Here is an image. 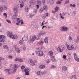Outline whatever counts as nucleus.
<instances>
[{
  "label": "nucleus",
  "mask_w": 79,
  "mask_h": 79,
  "mask_svg": "<svg viewBox=\"0 0 79 79\" xmlns=\"http://www.w3.org/2000/svg\"><path fill=\"white\" fill-rule=\"evenodd\" d=\"M45 74V71H44L42 73V74Z\"/></svg>",
  "instance_id": "61"
},
{
  "label": "nucleus",
  "mask_w": 79,
  "mask_h": 79,
  "mask_svg": "<svg viewBox=\"0 0 79 79\" xmlns=\"http://www.w3.org/2000/svg\"><path fill=\"white\" fill-rule=\"evenodd\" d=\"M6 37L3 35H0V42H3L5 41Z\"/></svg>",
  "instance_id": "4"
},
{
  "label": "nucleus",
  "mask_w": 79,
  "mask_h": 79,
  "mask_svg": "<svg viewBox=\"0 0 79 79\" xmlns=\"http://www.w3.org/2000/svg\"><path fill=\"white\" fill-rule=\"evenodd\" d=\"M36 39V40H39L40 39L39 37H36V36L35 35H33L32 36V38L30 40V42L31 43H33V42Z\"/></svg>",
  "instance_id": "1"
},
{
  "label": "nucleus",
  "mask_w": 79,
  "mask_h": 79,
  "mask_svg": "<svg viewBox=\"0 0 79 79\" xmlns=\"http://www.w3.org/2000/svg\"><path fill=\"white\" fill-rule=\"evenodd\" d=\"M63 58L64 59H65V58H66V56L65 55H64L63 56Z\"/></svg>",
  "instance_id": "54"
},
{
  "label": "nucleus",
  "mask_w": 79,
  "mask_h": 79,
  "mask_svg": "<svg viewBox=\"0 0 79 79\" xmlns=\"http://www.w3.org/2000/svg\"><path fill=\"white\" fill-rule=\"evenodd\" d=\"M23 44V41H22V40H20L19 41V44L20 45H22Z\"/></svg>",
  "instance_id": "36"
},
{
  "label": "nucleus",
  "mask_w": 79,
  "mask_h": 79,
  "mask_svg": "<svg viewBox=\"0 0 79 79\" xmlns=\"http://www.w3.org/2000/svg\"><path fill=\"white\" fill-rule=\"evenodd\" d=\"M45 15L46 16H48V13H47Z\"/></svg>",
  "instance_id": "63"
},
{
  "label": "nucleus",
  "mask_w": 79,
  "mask_h": 79,
  "mask_svg": "<svg viewBox=\"0 0 79 79\" xmlns=\"http://www.w3.org/2000/svg\"><path fill=\"white\" fill-rule=\"evenodd\" d=\"M42 1L43 5H45V0H42Z\"/></svg>",
  "instance_id": "42"
},
{
  "label": "nucleus",
  "mask_w": 79,
  "mask_h": 79,
  "mask_svg": "<svg viewBox=\"0 0 79 79\" xmlns=\"http://www.w3.org/2000/svg\"><path fill=\"white\" fill-rule=\"evenodd\" d=\"M62 69L63 71H66V69H67V68H66V67L64 66L62 67Z\"/></svg>",
  "instance_id": "27"
},
{
  "label": "nucleus",
  "mask_w": 79,
  "mask_h": 79,
  "mask_svg": "<svg viewBox=\"0 0 79 79\" xmlns=\"http://www.w3.org/2000/svg\"><path fill=\"white\" fill-rule=\"evenodd\" d=\"M57 50L58 51H59V52H62L64 50V47L63 46H60L58 47Z\"/></svg>",
  "instance_id": "2"
},
{
  "label": "nucleus",
  "mask_w": 79,
  "mask_h": 79,
  "mask_svg": "<svg viewBox=\"0 0 79 79\" xmlns=\"http://www.w3.org/2000/svg\"><path fill=\"white\" fill-rule=\"evenodd\" d=\"M69 40H72V37H71V36H69Z\"/></svg>",
  "instance_id": "50"
},
{
  "label": "nucleus",
  "mask_w": 79,
  "mask_h": 79,
  "mask_svg": "<svg viewBox=\"0 0 79 79\" xmlns=\"http://www.w3.org/2000/svg\"><path fill=\"white\" fill-rule=\"evenodd\" d=\"M37 75H39L40 76L41 75V73H40V71H38L37 73Z\"/></svg>",
  "instance_id": "34"
},
{
  "label": "nucleus",
  "mask_w": 79,
  "mask_h": 79,
  "mask_svg": "<svg viewBox=\"0 0 79 79\" xmlns=\"http://www.w3.org/2000/svg\"><path fill=\"white\" fill-rule=\"evenodd\" d=\"M21 24H24V23H23V21L22 20L21 21Z\"/></svg>",
  "instance_id": "62"
},
{
  "label": "nucleus",
  "mask_w": 79,
  "mask_h": 79,
  "mask_svg": "<svg viewBox=\"0 0 79 79\" xmlns=\"http://www.w3.org/2000/svg\"><path fill=\"white\" fill-rule=\"evenodd\" d=\"M44 41L45 43H46V44L47 43H48V37H46L44 39Z\"/></svg>",
  "instance_id": "19"
},
{
  "label": "nucleus",
  "mask_w": 79,
  "mask_h": 79,
  "mask_svg": "<svg viewBox=\"0 0 79 79\" xmlns=\"http://www.w3.org/2000/svg\"><path fill=\"white\" fill-rule=\"evenodd\" d=\"M3 47L4 48H5L7 50H8V47L7 45H4L3 46Z\"/></svg>",
  "instance_id": "26"
},
{
  "label": "nucleus",
  "mask_w": 79,
  "mask_h": 79,
  "mask_svg": "<svg viewBox=\"0 0 79 79\" xmlns=\"http://www.w3.org/2000/svg\"><path fill=\"white\" fill-rule=\"evenodd\" d=\"M15 47V48L16 51L17 52H18V53H20V51L19 49V48H16V46L15 45L14 46V47Z\"/></svg>",
  "instance_id": "15"
},
{
  "label": "nucleus",
  "mask_w": 79,
  "mask_h": 79,
  "mask_svg": "<svg viewBox=\"0 0 79 79\" xmlns=\"http://www.w3.org/2000/svg\"><path fill=\"white\" fill-rule=\"evenodd\" d=\"M60 29L62 31H66L68 30V28L67 27H64L63 26L60 27Z\"/></svg>",
  "instance_id": "8"
},
{
  "label": "nucleus",
  "mask_w": 79,
  "mask_h": 79,
  "mask_svg": "<svg viewBox=\"0 0 79 79\" xmlns=\"http://www.w3.org/2000/svg\"><path fill=\"white\" fill-rule=\"evenodd\" d=\"M4 16H5L6 17V18H7V14H6V13H4L3 14Z\"/></svg>",
  "instance_id": "43"
},
{
  "label": "nucleus",
  "mask_w": 79,
  "mask_h": 79,
  "mask_svg": "<svg viewBox=\"0 0 79 79\" xmlns=\"http://www.w3.org/2000/svg\"><path fill=\"white\" fill-rule=\"evenodd\" d=\"M26 0H19V2L20 3H24Z\"/></svg>",
  "instance_id": "33"
},
{
  "label": "nucleus",
  "mask_w": 79,
  "mask_h": 79,
  "mask_svg": "<svg viewBox=\"0 0 79 79\" xmlns=\"http://www.w3.org/2000/svg\"><path fill=\"white\" fill-rule=\"evenodd\" d=\"M7 34L8 36L9 37H11L12 35H13V34L12 33V32H11V31H9L7 32Z\"/></svg>",
  "instance_id": "9"
},
{
  "label": "nucleus",
  "mask_w": 79,
  "mask_h": 79,
  "mask_svg": "<svg viewBox=\"0 0 79 79\" xmlns=\"http://www.w3.org/2000/svg\"><path fill=\"white\" fill-rule=\"evenodd\" d=\"M6 0H0V2H5V1H6Z\"/></svg>",
  "instance_id": "55"
},
{
  "label": "nucleus",
  "mask_w": 79,
  "mask_h": 79,
  "mask_svg": "<svg viewBox=\"0 0 79 79\" xmlns=\"http://www.w3.org/2000/svg\"><path fill=\"white\" fill-rule=\"evenodd\" d=\"M44 11V9L43 8H42L40 9V13H42V12H43V11Z\"/></svg>",
  "instance_id": "31"
},
{
  "label": "nucleus",
  "mask_w": 79,
  "mask_h": 79,
  "mask_svg": "<svg viewBox=\"0 0 79 79\" xmlns=\"http://www.w3.org/2000/svg\"><path fill=\"white\" fill-rule=\"evenodd\" d=\"M72 78H74V79H76V78H77V77H76V76L75 75H72Z\"/></svg>",
  "instance_id": "41"
},
{
  "label": "nucleus",
  "mask_w": 79,
  "mask_h": 79,
  "mask_svg": "<svg viewBox=\"0 0 79 79\" xmlns=\"http://www.w3.org/2000/svg\"><path fill=\"white\" fill-rule=\"evenodd\" d=\"M6 21L8 23H11V21L10 20H7Z\"/></svg>",
  "instance_id": "51"
},
{
  "label": "nucleus",
  "mask_w": 79,
  "mask_h": 79,
  "mask_svg": "<svg viewBox=\"0 0 79 79\" xmlns=\"http://www.w3.org/2000/svg\"><path fill=\"white\" fill-rule=\"evenodd\" d=\"M66 12H63L62 13V16H66Z\"/></svg>",
  "instance_id": "25"
},
{
  "label": "nucleus",
  "mask_w": 79,
  "mask_h": 79,
  "mask_svg": "<svg viewBox=\"0 0 79 79\" xmlns=\"http://www.w3.org/2000/svg\"><path fill=\"white\" fill-rule=\"evenodd\" d=\"M13 11L15 13V15H17V13H18V9H17L16 8H15L13 9Z\"/></svg>",
  "instance_id": "12"
},
{
  "label": "nucleus",
  "mask_w": 79,
  "mask_h": 79,
  "mask_svg": "<svg viewBox=\"0 0 79 79\" xmlns=\"http://www.w3.org/2000/svg\"><path fill=\"white\" fill-rule=\"evenodd\" d=\"M25 75H26L27 76H28V75H29V72H25Z\"/></svg>",
  "instance_id": "49"
},
{
  "label": "nucleus",
  "mask_w": 79,
  "mask_h": 79,
  "mask_svg": "<svg viewBox=\"0 0 79 79\" xmlns=\"http://www.w3.org/2000/svg\"><path fill=\"white\" fill-rule=\"evenodd\" d=\"M70 6L71 7V6H73V8H75V7H76V5H75V4H73V5L70 4Z\"/></svg>",
  "instance_id": "29"
},
{
  "label": "nucleus",
  "mask_w": 79,
  "mask_h": 79,
  "mask_svg": "<svg viewBox=\"0 0 79 79\" xmlns=\"http://www.w3.org/2000/svg\"><path fill=\"white\" fill-rule=\"evenodd\" d=\"M3 9L4 10H6L7 9V8H6V7L5 6H4V7H3Z\"/></svg>",
  "instance_id": "45"
},
{
  "label": "nucleus",
  "mask_w": 79,
  "mask_h": 79,
  "mask_svg": "<svg viewBox=\"0 0 79 79\" xmlns=\"http://www.w3.org/2000/svg\"><path fill=\"white\" fill-rule=\"evenodd\" d=\"M25 12L27 13L29 11V9L28 8V7L26 6L25 8Z\"/></svg>",
  "instance_id": "17"
},
{
  "label": "nucleus",
  "mask_w": 79,
  "mask_h": 79,
  "mask_svg": "<svg viewBox=\"0 0 79 79\" xmlns=\"http://www.w3.org/2000/svg\"><path fill=\"white\" fill-rule=\"evenodd\" d=\"M66 47H67V49L69 50H74V46L73 45L70 46L67 44V43L65 44Z\"/></svg>",
  "instance_id": "5"
},
{
  "label": "nucleus",
  "mask_w": 79,
  "mask_h": 79,
  "mask_svg": "<svg viewBox=\"0 0 79 79\" xmlns=\"http://www.w3.org/2000/svg\"><path fill=\"white\" fill-rule=\"evenodd\" d=\"M51 67L52 69H54V68H56V66L54 65L51 66Z\"/></svg>",
  "instance_id": "28"
},
{
  "label": "nucleus",
  "mask_w": 79,
  "mask_h": 79,
  "mask_svg": "<svg viewBox=\"0 0 79 79\" xmlns=\"http://www.w3.org/2000/svg\"><path fill=\"white\" fill-rule=\"evenodd\" d=\"M30 3L31 5H34V3L32 2V1L30 0Z\"/></svg>",
  "instance_id": "35"
},
{
  "label": "nucleus",
  "mask_w": 79,
  "mask_h": 79,
  "mask_svg": "<svg viewBox=\"0 0 79 79\" xmlns=\"http://www.w3.org/2000/svg\"><path fill=\"white\" fill-rule=\"evenodd\" d=\"M20 8H23V6H24V4L22 3L20 4Z\"/></svg>",
  "instance_id": "38"
},
{
  "label": "nucleus",
  "mask_w": 79,
  "mask_h": 79,
  "mask_svg": "<svg viewBox=\"0 0 79 79\" xmlns=\"http://www.w3.org/2000/svg\"><path fill=\"white\" fill-rule=\"evenodd\" d=\"M18 67H19V66L17 64H14L13 68L14 70L13 72V73H16V68H18Z\"/></svg>",
  "instance_id": "6"
},
{
  "label": "nucleus",
  "mask_w": 79,
  "mask_h": 79,
  "mask_svg": "<svg viewBox=\"0 0 79 79\" xmlns=\"http://www.w3.org/2000/svg\"><path fill=\"white\" fill-rule=\"evenodd\" d=\"M3 7H0V12H1L3 11Z\"/></svg>",
  "instance_id": "39"
},
{
  "label": "nucleus",
  "mask_w": 79,
  "mask_h": 79,
  "mask_svg": "<svg viewBox=\"0 0 79 79\" xmlns=\"http://www.w3.org/2000/svg\"><path fill=\"white\" fill-rule=\"evenodd\" d=\"M15 61H19V58H17L15 60Z\"/></svg>",
  "instance_id": "52"
},
{
  "label": "nucleus",
  "mask_w": 79,
  "mask_h": 79,
  "mask_svg": "<svg viewBox=\"0 0 79 79\" xmlns=\"http://www.w3.org/2000/svg\"><path fill=\"white\" fill-rule=\"evenodd\" d=\"M40 44L41 45H43V44H44V41H41L40 43Z\"/></svg>",
  "instance_id": "53"
},
{
  "label": "nucleus",
  "mask_w": 79,
  "mask_h": 79,
  "mask_svg": "<svg viewBox=\"0 0 79 79\" xmlns=\"http://www.w3.org/2000/svg\"><path fill=\"white\" fill-rule=\"evenodd\" d=\"M60 18H61L62 19H64V18L63 16H62V15H61V13H60Z\"/></svg>",
  "instance_id": "46"
},
{
  "label": "nucleus",
  "mask_w": 79,
  "mask_h": 79,
  "mask_svg": "<svg viewBox=\"0 0 79 79\" xmlns=\"http://www.w3.org/2000/svg\"><path fill=\"white\" fill-rule=\"evenodd\" d=\"M33 16H34L33 15H31L29 16V18H32Z\"/></svg>",
  "instance_id": "57"
},
{
  "label": "nucleus",
  "mask_w": 79,
  "mask_h": 79,
  "mask_svg": "<svg viewBox=\"0 0 79 79\" xmlns=\"http://www.w3.org/2000/svg\"><path fill=\"white\" fill-rule=\"evenodd\" d=\"M55 11L53 10L52 11V13L55 14L56 13V11L57 12L58 10H59V8L57 6L55 8Z\"/></svg>",
  "instance_id": "10"
},
{
  "label": "nucleus",
  "mask_w": 79,
  "mask_h": 79,
  "mask_svg": "<svg viewBox=\"0 0 79 79\" xmlns=\"http://www.w3.org/2000/svg\"><path fill=\"white\" fill-rule=\"evenodd\" d=\"M50 4H53V1L52 0H50Z\"/></svg>",
  "instance_id": "44"
},
{
  "label": "nucleus",
  "mask_w": 79,
  "mask_h": 79,
  "mask_svg": "<svg viewBox=\"0 0 79 79\" xmlns=\"http://www.w3.org/2000/svg\"><path fill=\"white\" fill-rule=\"evenodd\" d=\"M10 38H12L13 39H18V35H12Z\"/></svg>",
  "instance_id": "11"
},
{
  "label": "nucleus",
  "mask_w": 79,
  "mask_h": 79,
  "mask_svg": "<svg viewBox=\"0 0 79 79\" xmlns=\"http://www.w3.org/2000/svg\"><path fill=\"white\" fill-rule=\"evenodd\" d=\"M28 40V38H27V37H24L22 38L23 41H27Z\"/></svg>",
  "instance_id": "13"
},
{
  "label": "nucleus",
  "mask_w": 79,
  "mask_h": 79,
  "mask_svg": "<svg viewBox=\"0 0 79 79\" xmlns=\"http://www.w3.org/2000/svg\"><path fill=\"white\" fill-rule=\"evenodd\" d=\"M22 20H19V21L18 22V23H21V21Z\"/></svg>",
  "instance_id": "64"
},
{
  "label": "nucleus",
  "mask_w": 79,
  "mask_h": 79,
  "mask_svg": "<svg viewBox=\"0 0 79 79\" xmlns=\"http://www.w3.org/2000/svg\"><path fill=\"white\" fill-rule=\"evenodd\" d=\"M49 53L50 54V56H52L53 55V52L52 51H49Z\"/></svg>",
  "instance_id": "23"
},
{
  "label": "nucleus",
  "mask_w": 79,
  "mask_h": 79,
  "mask_svg": "<svg viewBox=\"0 0 79 79\" xmlns=\"http://www.w3.org/2000/svg\"><path fill=\"white\" fill-rule=\"evenodd\" d=\"M25 67H24L23 65H22V66L21 67V69H23Z\"/></svg>",
  "instance_id": "56"
},
{
  "label": "nucleus",
  "mask_w": 79,
  "mask_h": 79,
  "mask_svg": "<svg viewBox=\"0 0 79 79\" xmlns=\"http://www.w3.org/2000/svg\"><path fill=\"white\" fill-rule=\"evenodd\" d=\"M45 66L44 65H42L40 66L39 68L40 69H44V68H45Z\"/></svg>",
  "instance_id": "22"
},
{
  "label": "nucleus",
  "mask_w": 79,
  "mask_h": 79,
  "mask_svg": "<svg viewBox=\"0 0 79 79\" xmlns=\"http://www.w3.org/2000/svg\"><path fill=\"white\" fill-rule=\"evenodd\" d=\"M26 47H24L23 48V50H26Z\"/></svg>",
  "instance_id": "60"
},
{
  "label": "nucleus",
  "mask_w": 79,
  "mask_h": 79,
  "mask_svg": "<svg viewBox=\"0 0 79 79\" xmlns=\"http://www.w3.org/2000/svg\"><path fill=\"white\" fill-rule=\"evenodd\" d=\"M19 62H23V60L21 58H19Z\"/></svg>",
  "instance_id": "37"
},
{
  "label": "nucleus",
  "mask_w": 79,
  "mask_h": 79,
  "mask_svg": "<svg viewBox=\"0 0 79 79\" xmlns=\"http://www.w3.org/2000/svg\"><path fill=\"white\" fill-rule=\"evenodd\" d=\"M31 71L30 69H28V68H26L25 69V72H29V71Z\"/></svg>",
  "instance_id": "18"
},
{
  "label": "nucleus",
  "mask_w": 79,
  "mask_h": 79,
  "mask_svg": "<svg viewBox=\"0 0 79 79\" xmlns=\"http://www.w3.org/2000/svg\"><path fill=\"white\" fill-rule=\"evenodd\" d=\"M37 9H36L35 10V13H37Z\"/></svg>",
  "instance_id": "58"
},
{
  "label": "nucleus",
  "mask_w": 79,
  "mask_h": 79,
  "mask_svg": "<svg viewBox=\"0 0 79 79\" xmlns=\"http://www.w3.org/2000/svg\"><path fill=\"white\" fill-rule=\"evenodd\" d=\"M56 4H58L59 5H60V4H61V2L60 1H58L56 3Z\"/></svg>",
  "instance_id": "47"
},
{
  "label": "nucleus",
  "mask_w": 79,
  "mask_h": 79,
  "mask_svg": "<svg viewBox=\"0 0 79 79\" xmlns=\"http://www.w3.org/2000/svg\"><path fill=\"white\" fill-rule=\"evenodd\" d=\"M69 3V0H66L65 2L64 3V5L65 4H67V3Z\"/></svg>",
  "instance_id": "32"
},
{
  "label": "nucleus",
  "mask_w": 79,
  "mask_h": 79,
  "mask_svg": "<svg viewBox=\"0 0 79 79\" xmlns=\"http://www.w3.org/2000/svg\"><path fill=\"white\" fill-rule=\"evenodd\" d=\"M73 16H76V11H74L72 13Z\"/></svg>",
  "instance_id": "30"
},
{
  "label": "nucleus",
  "mask_w": 79,
  "mask_h": 79,
  "mask_svg": "<svg viewBox=\"0 0 79 79\" xmlns=\"http://www.w3.org/2000/svg\"><path fill=\"white\" fill-rule=\"evenodd\" d=\"M8 58H10V59H12V58H13V56H8Z\"/></svg>",
  "instance_id": "48"
},
{
  "label": "nucleus",
  "mask_w": 79,
  "mask_h": 79,
  "mask_svg": "<svg viewBox=\"0 0 79 79\" xmlns=\"http://www.w3.org/2000/svg\"><path fill=\"white\" fill-rule=\"evenodd\" d=\"M13 19H16L17 18V16L15 15H13Z\"/></svg>",
  "instance_id": "40"
},
{
  "label": "nucleus",
  "mask_w": 79,
  "mask_h": 79,
  "mask_svg": "<svg viewBox=\"0 0 79 79\" xmlns=\"http://www.w3.org/2000/svg\"><path fill=\"white\" fill-rule=\"evenodd\" d=\"M44 9L45 11H47V6L46 5H44Z\"/></svg>",
  "instance_id": "21"
},
{
  "label": "nucleus",
  "mask_w": 79,
  "mask_h": 79,
  "mask_svg": "<svg viewBox=\"0 0 79 79\" xmlns=\"http://www.w3.org/2000/svg\"><path fill=\"white\" fill-rule=\"evenodd\" d=\"M28 61L30 64L31 65V66H34V65H35V62L34 61L32 60L29 59H28Z\"/></svg>",
  "instance_id": "7"
},
{
  "label": "nucleus",
  "mask_w": 79,
  "mask_h": 79,
  "mask_svg": "<svg viewBox=\"0 0 79 79\" xmlns=\"http://www.w3.org/2000/svg\"><path fill=\"white\" fill-rule=\"evenodd\" d=\"M36 7L37 8V9H39V5H36Z\"/></svg>",
  "instance_id": "59"
},
{
  "label": "nucleus",
  "mask_w": 79,
  "mask_h": 79,
  "mask_svg": "<svg viewBox=\"0 0 79 79\" xmlns=\"http://www.w3.org/2000/svg\"><path fill=\"white\" fill-rule=\"evenodd\" d=\"M44 34H45V32L44 31H41L38 35V36H40V35H44Z\"/></svg>",
  "instance_id": "16"
},
{
  "label": "nucleus",
  "mask_w": 79,
  "mask_h": 79,
  "mask_svg": "<svg viewBox=\"0 0 79 79\" xmlns=\"http://www.w3.org/2000/svg\"><path fill=\"white\" fill-rule=\"evenodd\" d=\"M36 53V55L38 56H43L44 55V53H43V52L42 51H35Z\"/></svg>",
  "instance_id": "3"
},
{
  "label": "nucleus",
  "mask_w": 79,
  "mask_h": 79,
  "mask_svg": "<svg viewBox=\"0 0 79 79\" xmlns=\"http://www.w3.org/2000/svg\"><path fill=\"white\" fill-rule=\"evenodd\" d=\"M37 4L39 5H42V2H41V1H38L37 2Z\"/></svg>",
  "instance_id": "24"
},
{
  "label": "nucleus",
  "mask_w": 79,
  "mask_h": 79,
  "mask_svg": "<svg viewBox=\"0 0 79 79\" xmlns=\"http://www.w3.org/2000/svg\"><path fill=\"white\" fill-rule=\"evenodd\" d=\"M10 70H11L10 69H6L5 70V71L6 72V73H8V74H11V73L10 72Z\"/></svg>",
  "instance_id": "14"
},
{
  "label": "nucleus",
  "mask_w": 79,
  "mask_h": 79,
  "mask_svg": "<svg viewBox=\"0 0 79 79\" xmlns=\"http://www.w3.org/2000/svg\"><path fill=\"white\" fill-rule=\"evenodd\" d=\"M51 60L52 61H56V60L55 58V56H53L51 58Z\"/></svg>",
  "instance_id": "20"
}]
</instances>
